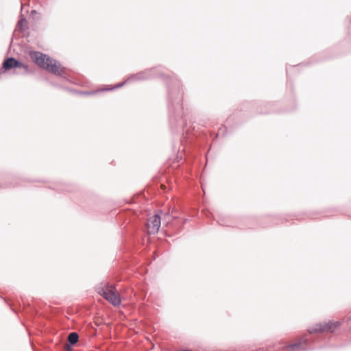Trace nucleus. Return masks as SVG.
Segmentation results:
<instances>
[{
	"instance_id": "39448f33",
	"label": "nucleus",
	"mask_w": 351,
	"mask_h": 351,
	"mask_svg": "<svg viewBox=\"0 0 351 351\" xmlns=\"http://www.w3.org/2000/svg\"><path fill=\"white\" fill-rule=\"evenodd\" d=\"M340 326V323L339 322H332L329 321L328 322H324L319 324L316 326L314 329V332H332L335 330H337Z\"/></svg>"
},
{
	"instance_id": "9d476101",
	"label": "nucleus",
	"mask_w": 351,
	"mask_h": 351,
	"mask_svg": "<svg viewBox=\"0 0 351 351\" xmlns=\"http://www.w3.org/2000/svg\"><path fill=\"white\" fill-rule=\"evenodd\" d=\"M173 219V217L170 215L169 213H167L164 215L163 221H166L167 223H169Z\"/></svg>"
},
{
	"instance_id": "4468645a",
	"label": "nucleus",
	"mask_w": 351,
	"mask_h": 351,
	"mask_svg": "<svg viewBox=\"0 0 351 351\" xmlns=\"http://www.w3.org/2000/svg\"><path fill=\"white\" fill-rule=\"evenodd\" d=\"M219 225H222V226H223V225H224V224H223V223H222L221 222H219ZM225 225H226V226H228V224H225Z\"/></svg>"
},
{
	"instance_id": "1a4fd4ad",
	"label": "nucleus",
	"mask_w": 351,
	"mask_h": 351,
	"mask_svg": "<svg viewBox=\"0 0 351 351\" xmlns=\"http://www.w3.org/2000/svg\"><path fill=\"white\" fill-rule=\"evenodd\" d=\"M27 22L25 18H21L16 24V28L21 31H23L27 28Z\"/></svg>"
},
{
	"instance_id": "423d86ee",
	"label": "nucleus",
	"mask_w": 351,
	"mask_h": 351,
	"mask_svg": "<svg viewBox=\"0 0 351 351\" xmlns=\"http://www.w3.org/2000/svg\"><path fill=\"white\" fill-rule=\"evenodd\" d=\"M161 224V217L158 214H156L148 219L147 228L149 234H156L158 232Z\"/></svg>"
},
{
	"instance_id": "7ed1b4c3",
	"label": "nucleus",
	"mask_w": 351,
	"mask_h": 351,
	"mask_svg": "<svg viewBox=\"0 0 351 351\" xmlns=\"http://www.w3.org/2000/svg\"><path fill=\"white\" fill-rule=\"evenodd\" d=\"M170 102L168 104V108L170 112H172L176 117H182V97L178 93L175 97L172 92H169Z\"/></svg>"
},
{
	"instance_id": "0eeeda50",
	"label": "nucleus",
	"mask_w": 351,
	"mask_h": 351,
	"mask_svg": "<svg viewBox=\"0 0 351 351\" xmlns=\"http://www.w3.org/2000/svg\"><path fill=\"white\" fill-rule=\"evenodd\" d=\"M306 343V340L302 337L296 341L295 343L287 346V349L288 348L290 351H300L302 350L305 348V345Z\"/></svg>"
},
{
	"instance_id": "ddd939ff",
	"label": "nucleus",
	"mask_w": 351,
	"mask_h": 351,
	"mask_svg": "<svg viewBox=\"0 0 351 351\" xmlns=\"http://www.w3.org/2000/svg\"><path fill=\"white\" fill-rule=\"evenodd\" d=\"M36 10H32V14H36Z\"/></svg>"
},
{
	"instance_id": "f03ea898",
	"label": "nucleus",
	"mask_w": 351,
	"mask_h": 351,
	"mask_svg": "<svg viewBox=\"0 0 351 351\" xmlns=\"http://www.w3.org/2000/svg\"><path fill=\"white\" fill-rule=\"evenodd\" d=\"M97 292L113 306H118L121 304V300L120 295L113 285H110L108 283L101 285L97 287Z\"/></svg>"
},
{
	"instance_id": "9b49d317",
	"label": "nucleus",
	"mask_w": 351,
	"mask_h": 351,
	"mask_svg": "<svg viewBox=\"0 0 351 351\" xmlns=\"http://www.w3.org/2000/svg\"><path fill=\"white\" fill-rule=\"evenodd\" d=\"M71 346H72V345H71V344H70V345L66 344V345L65 346V347H64L65 350H66V351H71V350H72Z\"/></svg>"
},
{
	"instance_id": "20e7f679",
	"label": "nucleus",
	"mask_w": 351,
	"mask_h": 351,
	"mask_svg": "<svg viewBox=\"0 0 351 351\" xmlns=\"http://www.w3.org/2000/svg\"><path fill=\"white\" fill-rule=\"evenodd\" d=\"M154 75L153 73V69H148L145 70L143 71L139 72L138 73L134 74L131 76H130L124 82L117 84L114 87L109 88H105L103 89V90H113L117 88H120L123 86L124 84L131 82L133 80H134V77H138V80H145L150 79Z\"/></svg>"
},
{
	"instance_id": "f8f14e48",
	"label": "nucleus",
	"mask_w": 351,
	"mask_h": 351,
	"mask_svg": "<svg viewBox=\"0 0 351 351\" xmlns=\"http://www.w3.org/2000/svg\"><path fill=\"white\" fill-rule=\"evenodd\" d=\"M134 81H141V80H138V77H134V80H133L132 82H134Z\"/></svg>"
},
{
	"instance_id": "f257e3e1",
	"label": "nucleus",
	"mask_w": 351,
	"mask_h": 351,
	"mask_svg": "<svg viewBox=\"0 0 351 351\" xmlns=\"http://www.w3.org/2000/svg\"><path fill=\"white\" fill-rule=\"evenodd\" d=\"M31 58L41 68L56 75H61L60 64L56 60L39 51L30 53Z\"/></svg>"
},
{
	"instance_id": "6e6552de",
	"label": "nucleus",
	"mask_w": 351,
	"mask_h": 351,
	"mask_svg": "<svg viewBox=\"0 0 351 351\" xmlns=\"http://www.w3.org/2000/svg\"><path fill=\"white\" fill-rule=\"evenodd\" d=\"M67 339L71 345H75L78 341L79 335L77 332H72L69 333Z\"/></svg>"
}]
</instances>
